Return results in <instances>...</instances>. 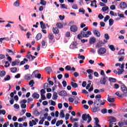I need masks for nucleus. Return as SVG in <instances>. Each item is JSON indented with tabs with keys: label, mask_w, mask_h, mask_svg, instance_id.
Returning <instances> with one entry per match:
<instances>
[{
	"label": "nucleus",
	"mask_w": 127,
	"mask_h": 127,
	"mask_svg": "<svg viewBox=\"0 0 127 127\" xmlns=\"http://www.w3.org/2000/svg\"><path fill=\"white\" fill-rule=\"evenodd\" d=\"M82 119L83 121H87V119H88V121H87V124H90V122L92 121V118H91V116H90V115L86 114H84L82 116Z\"/></svg>",
	"instance_id": "nucleus-1"
},
{
	"label": "nucleus",
	"mask_w": 127,
	"mask_h": 127,
	"mask_svg": "<svg viewBox=\"0 0 127 127\" xmlns=\"http://www.w3.org/2000/svg\"><path fill=\"white\" fill-rule=\"evenodd\" d=\"M104 102H102V100L101 99H96L94 101V105H96V106L98 107H101V106H104L105 105V102H106V100H103Z\"/></svg>",
	"instance_id": "nucleus-2"
},
{
	"label": "nucleus",
	"mask_w": 127,
	"mask_h": 127,
	"mask_svg": "<svg viewBox=\"0 0 127 127\" xmlns=\"http://www.w3.org/2000/svg\"><path fill=\"white\" fill-rule=\"evenodd\" d=\"M98 54L100 56H102L107 53V50L105 48H100L97 51Z\"/></svg>",
	"instance_id": "nucleus-3"
},
{
	"label": "nucleus",
	"mask_w": 127,
	"mask_h": 127,
	"mask_svg": "<svg viewBox=\"0 0 127 127\" xmlns=\"http://www.w3.org/2000/svg\"><path fill=\"white\" fill-rule=\"evenodd\" d=\"M121 88L123 93V96H124V97H126V96L127 95V88L126 87V85H122L121 86Z\"/></svg>",
	"instance_id": "nucleus-4"
},
{
	"label": "nucleus",
	"mask_w": 127,
	"mask_h": 127,
	"mask_svg": "<svg viewBox=\"0 0 127 127\" xmlns=\"http://www.w3.org/2000/svg\"><path fill=\"white\" fill-rule=\"evenodd\" d=\"M81 34L83 36V37L88 38L92 34V33L90 31H88L87 32H81Z\"/></svg>",
	"instance_id": "nucleus-5"
},
{
	"label": "nucleus",
	"mask_w": 127,
	"mask_h": 127,
	"mask_svg": "<svg viewBox=\"0 0 127 127\" xmlns=\"http://www.w3.org/2000/svg\"><path fill=\"white\" fill-rule=\"evenodd\" d=\"M107 81H108V77L104 76L101 78L100 80V83L102 85H106V83H107Z\"/></svg>",
	"instance_id": "nucleus-6"
},
{
	"label": "nucleus",
	"mask_w": 127,
	"mask_h": 127,
	"mask_svg": "<svg viewBox=\"0 0 127 127\" xmlns=\"http://www.w3.org/2000/svg\"><path fill=\"white\" fill-rule=\"evenodd\" d=\"M20 63V61L19 60H16L14 62H11V66H14L15 65L18 66Z\"/></svg>",
	"instance_id": "nucleus-7"
},
{
	"label": "nucleus",
	"mask_w": 127,
	"mask_h": 127,
	"mask_svg": "<svg viewBox=\"0 0 127 127\" xmlns=\"http://www.w3.org/2000/svg\"><path fill=\"white\" fill-rule=\"evenodd\" d=\"M119 6L121 8L124 9L127 7V3L125 2H121L119 5Z\"/></svg>",
	"instance_id": "nucleus-8"
},
{
	"label": "nucleus",
	"mask_w": 127,
	"mask_h": 127,
	"mask_svg": "<svg viewBox=\"0 0 127 127\" xmlns=\"http://www.w3.org/2000/svg\"><path fill=\"white\" fill-rule=\"evenodd\" d=\"M70 30L71 31H72V32H76V31L78 30V28L77 27V26L73 25L71 26Z\"/></svg>",
	"instance_id": "nucleus-9"
},
{
	"label": "nucleus",
	"mask_w": 127,
	"mask_h": 127,
	"mask_svg": "<svg viewBox=\"0 0 127 127\" xmlns=\"http://www.w3.org/2000/svg\"><path fill=\"white\" fill-rule=\"evenodd\" d=\"M93 33L97 37H100V36H101V33H100V32L97 30H93Z\"/></svg>",
	"instance_id": "nucleus-10"
},
{
	"label": "nucleus",
	"mask_w": 127,
	"mask_h": 127,
	"mask_svg": "<svg viewBox=\"0 0 127 127\" xmlns=\"http://www.w3.org/2000/svg\"><path fill=\"white\" fill-rule=\"evenodd\" d=\"M96 105H94V107L91 108V111L93 113H96L99 111V107H96Z\"/></svg>",
	"instance_id": "nucleus-11"
},
{
	"label": "nucleus",
	"mask_w": 127,
	"mask_h": 127,
	"mask_svg": "<svg viewBox=\"0 0 127 127\" xmlns=\"http://www.w3.org/2000/svg\"><path fill=\"white\" fill-rule=\"evenodd\" d=\"M57 99H58V95L57 94V93L54 92L52 96V100H54V101H56Z\"/></svg>",
	"instance_id": "nucleus-12"
},
{
	"label": "nucleus",
	"mask_w": 127,
	"mask_h": 127,
	"mask_svg": "<svg viewBox=\"0 0 127 127\" xmlns=\"http://www.w3.org/2000/svg\"><path fill=\"white\" fill-rule=\"evenodd\" d=\"M107 101H108L109 103H114V102H115V99L111 98V96L108 95Z\"/></svg>",
	"instance_id": "nucleus-13"
},
{
	"label": "nucleus",
	"mask_w": 127,
	"mask_h": 127,
	"mask_svg": "<svg viewBox=\"0 0 127 127\" xmlns=\"http://www.w3.org/2000/svg\"><path fill=\"white\" fill-rule=\"evenodd\" d=\"M121 68H118L117 70L118 71V75H122L123 74V72L125 71L124 69L125 67H120Z\"/></svg>",
	"instance_id": "nucleus-14"
},
{
	"label": "nucleus",
	"mask_w": 127,
	"mask_h": 127,
	"mask_svg": "<svg viewBox=\"0 0 127 127\" xmlns=\"http://www.w3.org/2000/svg\"><path fill=\"white\" fill-rule=\"evenodd\" d=\"M67 95V92L65 90H63L61 91L59 93V96L61 97H63V96H66Z\"/></svg>",
	"instance_id": "nucleus-15"
},
{
	"label": "nucleus",
	"mask_w": 127,
	"mask_h": 127,
	"mask_svg": "<svg viewBox=\"0 0 127 127\" xmlns=\"http://www.w3.org/2000/svg\"><path fill=\"white\" fill-rule=\"evenodd\" d=\"M42 38V35L41 33H38L37 36H36V40L38 41V40H40Z\"/></svg>",
	"instance_id": "nucleus-16"
},
{
	"label": "nucleus",
	"mask_w": 127,
	"mask_h": 127,
	"mask_svg": "<svg viewBox=\"0 0 127 127\" xmlns=\"http://www.w3.org/2000/svg\"><path fill=\"white\" fill-rule=\"evenodd\" d=\"M96 42V38L95 37H93L90 39L89 43L90 44H94Z\"/></svg>",
	"instance_id": "nucleus-17"
},
{
	"label": "nucleus",
	"mask_w": 127,
	"mask_h": 127,
	"mask_svg": "<svg viewBox=\"0 0 127 127\" xmlns=\"http://www.w3.org/2000/svg\"><path fill=\"white\" fill-rule=\"evenodd\" d=\"M13 5L14 6H16V7H18V6H19V5H20V3H19V0H16V1L14 2Z\"/></svg>",
	"instance_id": "nucleus-18"
},
{
	"label": "nucleus",
	"mask_w": 127,
	"mask_h": 127,
	"mask_svg": "<svg viewBox=\"0 0 127 127\" xmlns=\"http://www.w3.org/2000/svg\"><path fill=\"white\" fill-rule=\"evenodd\" d=\"M40 24L41 25V28H42V29H45L46 28V26L45 24H44V23H43V21H41L40 22Z\"/></svg>",
	"instance_id": "nucleus-19"
},
{
	"label": "nucleus",
	"mask_w": 127,
	"mask_h": 127,
	"mask_svg": "<svg viewBox=\"0 0 127 127\" xmlns=\"http://www.w3.org/2000/svg\"><path fill=\"white\" fill-rule=\"evenodd\" d=\"M108 80L111 83H116V82H117V79L113 77H109Z\"/></svg>",
	"instance_id": "nucleus-20"
},
{
	"label": "nucleus",
	"mask_w": 127,
	"mask_h": 127,
	"mask_svg": "<svg viewBox=\"0 0 127 127\" xmlns=\"http://www.w3.org/2000/svg\"><path fill=\"white\" fill-rule=\"evenodd\" d=\"M70 85H71L72 88H78V84L75 82L71 81L70 83Z\"/></svg>",
	"instance_id": "nucleus-21"
},
{
	"label": "nucleus",
	"mask_w": 127,
	"mask_h": 127,
	"mask_svg": "<svg viewBox=\"0 0 127 127\" xmlns=\"http://www.w3.org/2000/svg\"><path fill=\"white\" fill-rule=\"evenodd\" d=\"M53 32L55 33V34H58L59 33V30L58 28L55 27L53 28Z\"/></svg>",
	"instance_id": "nucleus-22"
},
{
	"label": "nucleus",
	"mask_w": 127,
	"mask_h": 127,
	"mask_svg": "<svg viewBox=\"0 0 127 127\" xmlns=\"http://www.w3.org/2000/svg\"><path fill=\"white\" fill-rule=\"evenodd\" d=\"M61 125H63V120L58 121L56 124V127H59Z\"/></svg>",
	"instance_id": "nucleus-23"
},
{
	"label": "nucleus",
	"mask_w": 127,
	"mask_h": 127,
	"mask_svg": "<svg viewBox=\"0 0 127 127\" xmlns=\"http://www.w3.org/2000/svg\"><path fill=\"white\" fill-rule=\"evenodd\" d=\"M94 120L95 121V126H97L98 127H101V125H98L99 122H100V121H99V119H98V118H94Z\"/></svg>",
	"instance_id": "nucleus-24"
},
{
	"label": "nucleus",
	"mask_w": 127,
	"mask_h": 127,
	"mask_svg": "<svg viewBox=\"0 0 127 127\" xmlns=\"http://www.w3.org/2000/svg\"><path fill=\"white\" fill-rule=\"evenodd\" d=\"M116 67H120V68H125V63H123L122 64H115Z\"/></svg>",
	"instance_id": "nucleus-25"
},
{
	"label": "nucleus",
	"mask_w": 127,
	"mask_h": 127,
	"mask_svg": "<svg viewBox=\"0 0 127 127\" xmlns=\"http://www.w3.org/2000/svg\"><path fill=\"white\" fill-rule=\"evenodd\" d=\"M32 97L33 98H34V99H39V94H38V93H34V94H33Z\"/></svg>",
	"instance_id": "nucleus-26"
},
{
	"label": "nucleus",
	"mask_w": 127,
	"mask_h": 127,
	"mask_svg": "<svg viewBox=\"0 0 127 127\" xmlns=\"http://www.w3.org/2000/svg\"><path fill=\"white\" fill-rule=\"evenodd\" d=\"M45 70H46V72H47V73H48V74H50V73H51V72L52 71V69L50 67H46L45 68Z\"/></svg>",
	"instance_id": "nucleus-27"
},
{
	"label": "nucleus",
	"mask_w": 127,
	"mask_h": 127,
	"mask_svg": "<svg viewBox=\"0 0 127 127\" xmlns=\"http://www.w3.org/2000/svg\"><path fill=\"white\" fill-rule=\"evenodd\" d=\"M25 120H26V117L24 116L22 118H19L18 119V122H19V123H21V122H23V121H25Z\"/></svg>",
	"instance_id": "nucleus-28"
},
{
	"label": "nucleus",
	"mask_w": 127,
	"mask_h": 127,
	"mask_svg": "<svg viewBox=\"0 0 127 127\" xmlns=\"http://www.w3.org/2000/svg\"><path fill=\"white\" fill-rule=\"evenodd\" d=\"M49 104H51V106H56V102H55V101L52 100H49Z\"/></svg>",
	"instance_id": "nucleus-29"
},
{
	"label": "nucleus",
	"mask_w": 127,
	"mask_h": 127,
	"mask_svg": "<svg viewBox=\"0 0 127 127\" xmlns=\"http://www.w3.org/2000/svg\"><path fill=\"white\" fill-rule=\"evenodd\" d=\"M6 51L8 52V53H9L10 55H14V53L12 51H11V50L7 49L6 50Z\"/></svg>",
	"instance_id": "nucleus-30"
},
{
	"label": "nucleus",
	"mask_w": 127,
	"mask_h": 127,
	"mask_svg": "<svg viewBox=\"0 0 127 127\" xmlns=\"http://www.w3.org/2000/svg\"><path fill=\"white\" fill-rule=\"evenodd\" d=\"M125 55V49H121L118 53V55Z\"/></svg>",
	"instance_id": "nucleus-31"
},
{
	"label": "nucleus",
	"mask_w": 127,
	"mask_h": 127,
	"mask_svg": "<svg viewBox=\"0 0 127 127\" xmlns=\"http://www.w3.org/2000/svg\"><path fill=\"white\" fill-rule=\"evenodd\" d=\"M31 78H32V76H31V75H29V74H27L25 76V78L26 79V80H30V79H31Z\"/></svg>",
	"instance_id": "nucleus-32"
},
{
	"label": "nucleus",
	"mask_w": 127,
	"mask_h": 127,
	"mask_svg": "<svg viewBox=\"0 0 127 127\" xmlns=\"http://www.w3.org/2000/svg\"><path fill=\"white\" fill-rule=\"evenodd\" d=\"M10 70H11V72H12V73H16V72L17 71V68L11 67L10 68Z\"/></svg>",
	"instance_id": "nucleus-33"
},
{
	"label": "nucleus",
	"mask_w": 127,
	"mask_h": 127,
	"mask_svg": "<svg viewBox=\"0 0 127 127\" xmlns=\"http://www.w3.org/2000/svg\"><path fill=\"white\" fill-rule=\"evenodd\" d=\"M60 118H64L65 115H64V111L63 110H61L60 114Z\"/></svg>",
	"instance_id": "nucleus-34"
},
{
	"label": "nucleus",
	"mask_w": 127,
	"mask_h": 127,
	"mask_svg": "<svg viewBox=\"0 0 127 127\" xmlns=\"http://www.w3.org/2000/svg\"><path fill=\"white\" fill-rule=\"evenodd\" d=\"M110 122H112V123H116V118H115V117H110Z\"/></svg>",
	"instance_id": "nucleus-35"
},
{
	"label": "nucleus",
	"mask_w": 127,
	"mask_h": 127,
	"mask_svg": "<svg viewBox=\"0 0 127 127\" xmlns=\"http://www.w3.org/2000/svg\"><path fill=\"white\" fill-rule=\"evenodd\" d=\"M108 47L112 51H115V50H116V48H115V47H114L113 45H108Z\"/></svg>",
	"instance_id": "nucleus-36"
},
{
	"label": "nucleus",
	"mask_w": 127,
	"mask_h": 127,
	"mask_svg": "<svg viewBox=\"0 0 127 127\" xmlns=\"http://www.w3.org/2000/svg\"><path fill=\"white\" fill-rule=\"evenodd\" d=\"M87 73H88L89 75H91L93 74L94 71L93 69H89L86 70Z\"/></svg>",
	"instance_id": "nucleus-37"
},
{
	"label": "nucleus",
	"mask_w": 127,
	"mask_h": 127,
	"mask_svg": "<svg viewBox=\"0 0 127 127\" xmlns=\"http://www.w3.org/2000/svg\"><path fill=\"white\" fill-rule=\"evenodd\" d=\"M4 76H5V71L4 70L0 71V77H3Z\"/></svg>",
	"instance_id": "nucleus-38"
},
{
	"label": "nucleus",
	"mask_w": 127,
	"mask_h": 127,
	"mask_svg": "<svg viewBox=\"0 0 127 127\" xmlns=\"http://www.w3.org/2000/svg\"><path fill=\"white\" fill-rule=\"evenodd\" d=\"M4 80L5 81H9L10 80V76L7 75L4 78Z\"/></svg>",
	"instance_id": "nucleus-39"
},
{
	"label": "nucleus",
	"mask_w": 127,
	"mask_h": 127,
	"mask_svg": "<svg viewBox=\"0 0 127 127\" xmlns=\"http://www.w3.org/2000/svg\"><path fill=\"white\" fill-rule=\"evenodd\" d=\"M54 38V36L52 34H50L49 35V39H50V40H51V41H52Z\"/></svg>",
	"instance_id": "nucleus-40"
},
{
	"label": "nucleus",
	"mask_w": 127,
	"mask_h": 127,
	"mask_svg": "<svg viewBox=\"0 0 127 127\" xmlns=\"http://www.w3.org/2000/svg\"><path fill=\"white\" fill-rule=\"evenodd\" d=\"M45 121V118H44V117H43L42 118V120H40L39 122V125H43V123H44Z\"/></svg>",
	"instance_id": "nucleus-41"
},
{
	"label": "nucleus",
	"mask_w": 127,
	"mask_h": 127,
	"mask_svg": "<svg viewBox=\"0 0 127 127\" xmlns=\"http://www.w3.org/2000/svg\"><path fill=\"white\" fill-rule=\"evenodd\" d=\"M105 7H103L102 8V11H107L109 9V7L107 6H104Z\"/></svg>",
	"instance_id": "nucleus-42"
},
{
	"label": "nucleus",
	"mask_w": 127,
	"mask_h": 127,
	"mask_svg": "<svg viewBox=\"0 0 127 127\" xmlns=\"http://www.w3.org/2000/svg\"><path fill=\"white\" fill-rule=\"evenodd\" d=\"M56 25L59 28H63V25L61 23H58Z\"/></svg>",
	"instance_id": "nucleus-43"
},
{
	"label": "nucleus",
	"mask_w": 127,
	"mask_h": 127,
	"mask_svg": "<svg viewBox=\"0 0 127 127\" xmlns=\"http://www.w3.org/2000/svg\"><path fill=\"white\" fill-rule=\"evenodd\" d=\"M103 46V45H102L99 42L98 43H97L95 46V47L96 48H100V47H102Z\"/></svg>",
	"instance_id": "nucleus-44"
},
{
	"label": "nucleus",
	"mask_w": 127,
	"mask_h": 127,
	"mask_svg": "<svg viewBox=\"0 0 127 127\" xmlns=\"http://www.w3.org/2000/svg\"><path fill=\"white\" fill-rule=\"evenodd\" d=\"M3 40H9V39L6 38H0V43H2V41H3Z\"/></svg>",
	"instance_id": "nucleus-45"
},
{
	"label": "nucleus",
	"mask_w": 127,
	"mask_h": 127,
	"mask_svg": "<svg viewBox=\"0 0 127 127\" xmlns=\"http://www.w3.org/2000/svg\"><path fill=\"white\" fill-rule=\"evenodd\" d=\"M115 94L116 96H118V97H119V98H122V97H125V96H124L123 94H120V93H119V92H117Z\"/></svg>",
	"instance_id": "nucleus-46"
},
{
	"label": "nucleus",
	"mask_w": 127,
	"mask_h": 127,
	"mask_svg": "<svg viewBox=\"0 0 127 127\" xmlns=\"http://www.w3.org/2000/svg\"><path fill=\"white\" fill-rule=\"evenodd\" d=\"M109 19H110V16L107 15L106 17L104 18V22H107V21H108Z\"/></svg>",
	"instance_id": "nucleus-47"
},
{
	"label": "nucleus",
	"mask_w": 127,
	"mask_h": 127,
	"mask_svg": "<svg viewBox=\"0 0 127 127\" xmlns=\"http://www.w3.org/2000/svg\"><path fill=\"white\" fill-rule=\"evenodd\" d=\"M104 37L106 40H109V39H110V36H109L108 33H106L104 35Z\"/></svg>",
	"instance_id": "nucleus-48"
},
{
	"label": "nucleus",
	"mask_w": 127,
	"mask_h": 127,
	"mask_svg": "<svg viewBox=\"0 0 127 127\" xmlns=\"http://www.w3.org/2000/svg\"><path fill=\"white\" fill-rule=\"evenodd\" d=\"M114 24V20L113 19H110L109 20V25L110 26H112Z\"/></svg>",
	"instance_id": "nucleus-49"
},
{
	"label": "nucleus",
	"mask_w": 127,
	"mask_h": 127,
	"mask_svg": "<svg viewBox=\"0 0 127 127\" xmlns=\"http://www.w3.org/2000/svg\"><path fill=\"white\" fill-rule=\"evenodd\" d=\"M116 125H117L116 123H114V122H110L109 127H114V126H116Z\"/></svg>",
	"instance_id": "nucleus-50"
},
{
	"label": "nucleus",
	"mask_w": 127,
	"mask_h": 127,
	"mask_svg": "<svg viewBox=\"0 0 127 127\" xmlns=\"http://www.w3.org/2000/svg\"><path fill=\"white\" fill-rule=\"evenodd\" d=\"M78 58L79 59H82V60H84L85 59V56H83V55H80V54L78 55Z\"/></svg>",
	"instance_id": "nucleus-51"
},
{
	"label": "nucleus",
	"mask_w": 127,
	"mask_h": 127,
	"mask_svg": "<svg viewBox=\"0 0 127 127\" xmlns=\"http://www.w3.org/2000/svg\"><path fill=\"white\" fill-rule=\"evenodd\" d=\"M25 113H26V110H22V111L20 113V116H23Z\"/></svg>",
	"instance_id": "nucleus-52"
},
{
	"label": "nucleus",
	"mask_w": 127,
	"mask_h": 127,
	"mask_svg": "<svg viewBox=\"0 0 127 127\" xmlns=\"http://www.w3.org/2000/svg\"><path fill=\"white\" fill-rule=\"evenodd\" d=\"M32 55H31V54L27 55L26 56V58H27L29 60H30L31 59H32Z\"/></svg>",
	"instance_id": "nucleus-53"
},
{
	"label": "nucleus",
	"mask_w": 127,
	"mask_h": 127,
	"mask_svg": "<svg viewBox=\"0 0 127 127\" xmlns=\"http://www.w3.org/2000/svg\"><path fill=\"white\" fill-rule=\"evenodd\" d=\"M79 12H81L82 14H85V10H84V8H82L79 9Z\"/></svg>",
	"instance_id": "nucleus-54"
},
{
	"label": "nucleus",
	"mask_w": 127,
	"mask_h": 127,
	"mask_svg": "<svg viewBox=\"0 0 127 127\" xmlns=\"http://www.w3.org/2000/svg\"><path fill=\"white\" fill-rule=\"evenodd\" d=\"M90 87H91V81H88V84L87 85L86 87V90H88L89 88H90Z\"/></svg>",
	"instance_id": "nucleus-55"
},
{
	"label": "nucleus",
	"mask_w": 127,
	"mask_h": 127,
	"mask_svg": "<svg viewBox=\"0 0 127 127\" xmlns=\"http://www.w3.org/2000/svg\"><path fill=\"white\" fill-rule=\"evenodd\" d=\"M42 46L44 47L46 46V41L43 40L41 42Z\"/></svg>",
	"instance_id": "nucleus-56"
},
{
	"label": "nucleus",
	"mask_w": 127,
	"mask_h": 127,
	"mask_svg": "<svg viewBox=\"0 0 127 127\" xmlns=\"http://www.w3.org/2000/svg\"><path fill=\"white\" fill-rule=\"evenodd\" d=\"M110 8L111 10H115V9H116V6L115 5H111L110 6Z\"/></svg>",
	"instance_id": "nucleus-57"
},
{
	"label": "nucleus",
	"mask_w": 127,
	"mask_h": 127,
	"mask_svg": "<svg viewBox=\"0 0 127 127\" xmlns=\"http://www.w3.org/2000/svg\"><path fill=\"white\" fill-rule=\"evenodd\" d=\"M5 111L4 110H0V115H5Z\"/></svg>",
	"instance_id": "nucleus-58"
},
{
	"label": "nucleus",
	"mask_w": 127,
	"mask_h": 127,
	"mask_svg": "<svg viewBox=\"0 0 127 127\" xmlns=\"http://www.w3.org/2000/svg\"><path fill=\"white\" fill-rule=\"evenodd\" d=\"M35 78H38V79H40L41 78V74L38 73V74H35Z\"/></svg>",
	"instance_id": "nucleus-59"
},
{
	"label": "nucleus",
	"mask_w": 127,
	"mask_h": 127,
	"mask_svg": "<svg viewBox=\"0 0 127 127\" xmlns=\"http://www.w3.org/2000/svg\"><path fill=\"white\" fill-rule=\"evenodd\" d=\"M40 3L42 5H45L46 4V1H44V0H41Z\"/></svg>",
	"instance_id": "nucleus-60"
},
{
	"label": "nucleus",
	"mask_w": 127,
	"mask_h": 127,
	"mask_svg": "<svg viewBox=\"0 0 127 127\" xmlns=\"http://www.w3.org/2000/svg\"><path fill=\"white\" fill-rule=\"evenodd\" d=\"M72 7L73 9H78V5L76 4H74Z\"/></svg>",
	"instance_id": "nucleus-61"
},
{
	"label": "nucleus",
	"mask_w": 127,
	"mask_h": 127,
	"mask_svg": "<svg viewBox=\"0 0 127 127\" xmlns=\"http://www.w3.org/2000/svg\"><path fill=\"white\" fill-rule=\"evenodd\" d=\"M61 8H65L67 9V6L65 5V4H61Z\"/></svg>",
	"instance_id": "nucleus-62"
},
{
	"label": "nucleus",
	"mask_w": 127,
	"mask_h": 127,
	"mask_svg": "<svg viewBox=\"0 0 127 127\" xmlns=\"http://www.w3.org/2000/svg\"><path fill=\"white\" fill-rule=\"evenodd\" d=\"M98 18H99V19H103L104 16L102 14L100 13L98 15Z\"/></svg>",
	"instance_id": "nucleus-63"
},
{
	"label": "nucleus",
	"mask_w": 127,
	"mask_h": 127,
	"mask_svg": "<svg viewBox=\"0 0 127 127\" xmlns=\"http://www.w3.org/2000/svg\"><path fill=\"white\" fill-rule=\"evenodd\" d=\"M8 125H9V122H7L6 123H5L3 125V127H7V126H8Z\"/></svg>",
	"instance_id": "nucleus-64"
}]
</instances>
